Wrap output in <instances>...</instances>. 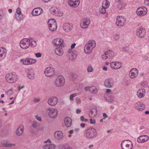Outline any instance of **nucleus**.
<instances>
[{"label":"nucleus","mask_w":149,"mask_h":149,"mask_svg":"<svg viewBox=\"0 0 149 149\" xmlns=\"http://www.w3.org/2000/svg\"><path fill=\"white\" fill-rule=\"evenodd\" d=\"M96 42L95 40H89L85 44L84 48V52L86 54H90L93 49L95 47Z\"/></svg>","instance_id":"obj_1"},{"label":"nucleus","mask_w":149,"mask_h":149,"mask_svg":"<svg viewBox=\"0 0 149 149\" xmlns=\"http://www.w3.org/2000/svg\"><path fill=\"white\" fill-rule=\"evenodd\" d=\"M97 136V132L95 129L93 127L89 128L86 131L84 136L87 139H92Z\"/></svg>","instance_id":"obj_2"},{"label":"nucleus","mask_w":149,"mask_h":149,"mask_svg":"<svg viewBox=\"0 0 149 149\" xmlns=\"http://www.w3.org/2000/svg\"><path fill=\"white\" fill-rule=\"evenodd\" d=\"M6 81L9 83H13L15 82L18 79L17 76L15 74H7L5 77Z\"/></svg>","instance_id":"obj_3"},{"label":"nucleus","mask_w":149,"mask_h":149,"mask_svg":"<svg viewBox=\"0 0 149 149\" xmlns=\"http://www.w3.org/2000/svg\"><path fill=\"white\" fill-rule=\"evenodd\" d=\"M120 146L122 149H132L133 147V144L131 141L125 140L122 142Z\"/></svg>","instance_id":"obj_4"},{"label":"nucleus","mask_w":149,"mask_h":149,"mask_svg":"<svg viewBox=\"0 0 149 149\" xmlns=\"http://www.w3.org/2000/svg\"><path fill=\"white\" fill-rule=\"evenodd\" d=\"M47 112H48L49 117L51 118H55L58 115V111L55 108L49 107L47 109Z\"/></svg>","instance_id":"obj_5"},{"label":"nucleus","mask_w":149,"mask_h":149,"mask_svg":"<svg viewBox=\"0 0 149 149\" xmlns=\"http://www.w3.org/2000/svg\"><path fill=\"white\" fill-rule=\"evenodd\" d=\"M116 25L119 27H121L126 24V19L122 16H118L117 17Z\"/></svg>","instance_id":"obj_6"},{"label":"nucleus","mask_w":149,"mask_h":149,"mask_svg":"<svg viewBox=\"0 0 149 149\" xmlns=\"http://www.w3.org/2000/svg\"><path fill=\"white\" fill-rule=\"evenodd\" d=\"M49 29L52 31H55L57 29V25L56 20L54 19H50L47 22Z\"/></svg>","instance_id":"obj_7"},{"label":"nucleus","mask_w":149,"mask_h":149,"mask_svg":"<svg viewBox=\"0 0 149 149\" xmlns=\"http://www.w3.org/2000/svg\"><path fill=\"white\" fill-rule=\"evenodd\" d=\"M44 73L46 77H52L55 75V72L53 68L48 67L45 69Z\"/></svg>","instance_id":"obj_8"},{"label":"nucleus","mask_w":149,"mask_h":149,"mask_svg":"<svg viewBox=\"0 0 149 149\" xmlns=\"http://www.w3.org/2000/svg\"><path fill=\"white\" fill-rule=\"evenodd\" d=\"M31 41L29 39L24 38L21 40L19 43L20 47L23 49H27L30 45Z\"/></svg>","instance_id":"obj_9"},{"label":"nucleus","mask_w":149,"mask_h":149,"mask_svg":"<svg viewBox=\"0 0 149 149\" xmlns=\"http://www.w3.org/2000/svg\"><path fill=\"white\" fill-rule=\"evenodd\" d=\"M146 30L143 27L138 28L137 29L136 35L139 38H144L146 35Z\"/></svg>","instance_id":"obj_10"},{"label":"nucleus","mask_w":149,"mask_h":149,"mask_svg":"<svg viewBox=\"0 0 149 149\" xmlns=\"http://www.w3.org/2000/svg\"><path fill=\"white\" fill-rule=\"evenodd\" d=\"M20 61L22 62L23 64L27 65L33 64L36 62L37 61L35 59L27 58L25 59H22L20 60Z\"/></svg>","instance_id":"obj_11"},{"label":"nucleus","mask_w":149,"mask_h":149,"mask_svg":"<svg viewBox=\"0 0 149 149\" xmlns=\"http://www.w3.org/2000/svg\"><path fill=\"white\" fill-rule=\"evenodd\" d=\"M147 12V8L143 6L139 7L136 11V14L140 16H143L146 15Z\"/></svg>","instance_id":"obj_12"},{"label":"nucleus","mask_w":149,"mask_h":149,"mask_svg":"<svg viewBox=\"0 0 149 149\" xmlns=\"http://www.w3.org/2000/svg\"><path fill=\"white\" fill-rule=\"evenodd\" d=\"M138 70L136 68L131 69L129 73V76L131 79H133L137 77L138 75Z\"/></svg>","instance_id":"obj_13"},{"label":"nucleus","mask_w":149,"mask_h":149,"mask_svg":"<svg viewBox=\"0 0 149 149\" xmlns=\"http://www.w3.org/2000/svg\"><path fill=\"white\" fill-rule=\"evenodd\" d=\"M134 107L137 110L141 111L145 109V105L144 104L141 102H138L134 104Z\"/></svg>","instance_id":"obj_14"},{"label":"nucleus","mask_w":149,"mask_h":149,"mask_svg":"<svg viewBox=\"0 0 149 149\" xmlns=\"http://www.w3.org/2000/svg\"><path fill=\"white\" fill-rule=\"evenodd\" d=\"M90 23V20L88 18H84L81 21V26L83 28H87Z\"/></svg>","instance_id":"obj_15"},{"label":"nucleus","mask_w":149,"mask_h":149,"mask_svg":"<svg viewBox=\"0 0 149 149\" xmlns=\"http://www.w3.org/2000/svg\"><path fill=\"white\" fill-rule=\"evenodd\" d=\"M110 67L113 69H118L121 67V63L118 61L111 62L110 63Z\"/></svg>","instance_id":"obj_16"},{"label":"nucleus","mask_w":149,"mask_h":149,"mask_svg":"<svg viewBox=\"0 0 149 149\" xmlns=\"http://www.w3.org/2000/svg\"><path fill=\"white\" fill-rule=\"evenodd\" d=\"M58 99L57 97H50L48 100V104L51 106H55L58 103Z\"/></svg>","instance_id":"obj_17"},{"label":"nucleus","mask_w":149,"mask_h":149,"mask_svg":"<svg viewBox=\"0 0 149 149\" xmlns=\"http://www.w3.org/2000/svg\"><path fill=\"white\" fill-rule=\"evenodd\" d=\"M64 40L61 39L56 38L54 39L52 43L53 44L56 46L63 47Z\"/></svg>","instance_id":"obj_18"},{"label":"nucleus","mask_w":149,"mask_h":149,"mask_svg":"<svg viewBox=\"0 0 149 149\" xmlns=\"http://www.w3.org/2000/svg\"><path fill=\"white\" fill-rule=\"evenodd\" d=\"M54 136L56 139L61 140L63 138V133L61 131H56L54 133Z\"/></svg>","instance_id":"obj_19"},{"label":"nucleus","mask_w":149,"mask_h":149,"mask_svg":"<svg viewBox=\"0 0 149 149\" xmlns=\"http://www.w3.org/2000/svg\"><path fill=\"white\" fill-rule=\"evenodd\" d=\"M43 11L42 8H37L33 9L31 12V14L33 16H36L41 14Z\"/></svg>","instance_id":"obj_20"},{"label":"nucleus","mask_w":149,"mask_h":149,"mask_svg":"<svg viewBox=\"0 0 149 149\" xmlns=\"http://www.w3.org/2000/svg\"><path fill=\"white\" fill-rule=\"evenodd\" d=\"M73 25L71 24L68 23H64L63 25V28L65 31L69 32L73 29Z\"/></svg>","instance_id":"obj_21"},{"label":"nucleus","mask_w":149,"mask_h":149,"mask_svg":"<svg viewBox=\"0 0 149 149\" xmlns=\"http://www.w3.org/2000/svg\"><path fill=\"white\" fill-rule=\"evenodd\" d=\"M149 140V137L147 135H143L139 136L137 139V141L139 143H144Z\"/></svg>","instance_id":"obj_22"},{"label":"nucleus","mask_w":149,"mask_h":149,"mask_svg":"<svg viewBox=\"0 0 149 149\" xmlns=\"http://www.w3.org/2000/svg\"><path fill=\"white\" fill-rule=\"evenodd\" d=\"M32 128L37 130L43 131L44 129L43 127H41L40 125L37 123L36 121H34L32 122Z\"/></svg>","instance_id":"obj_23"},{"label":"nucleus","mask_w":149,"mask_h":149,"mask_svg":"<svg viewBox=\"0 0 149 149\" xmlns=\"http://www.w3.org/2000/svg\"><path fill=\"white\" fill-rule=\"evenodd\" d=\"M65 82L64 77L61 75H59L56 79L55 84H65Z\"/></svg>","instance_id":"obj_24"},{"label":"nucleus","mask_w":149,"mask_h":149,"mask_svg":"<svg viewBox=\"0 0 149 149\" xmlns=\"http://www.w3.org/2000/svg\"><path fill=\"white\" fill-rule=\"evenodd\" d=\"M69 5L73 7H76L79 3V0H69L68 1Z\"/></svg>","instance_id":"obj_25"},{"label":"nucleus","mask_w":149,"mask_h":149,"mask_svg":"<svg viewBox=\"0 0 149 149\" xmlns=\"http://www.w3.org/2000/svg\"><path fill=\"white\" fill-rule=\"evenodd\" d=\"M24 131V127L22 125H20L18 127L15 133L16 134L17 136H21L22 135Z\"/></svg>","instance_id":"obj_26"},{"label":"nucleus","mask_w":149,"mask_h":149,"mask_svg":"<svg viewBox=\"0 0 149 149\" xmlns=\"http://www.w3.org/2000/svg\"><path fill=\"white\" fill-rule=\"evenodd\" d=\"M146 94V91L144 89H141L139 90L137 93V95L138 97L142 98L145 96Z\"/></svg>","instance_id":"obj_27"},{"label":"nucleus","mask_w":149,"mask_h":149,"mask_svg":"<svg viewBox=\"0 0 149 149\" xmlns=\"http://www.w3.org/2000/svg\"><path fill=\"white\" fill-rule=\"evenodd\" d=\"M64 122L65 125L67 127H70L72 125V120L68 117L65 118Z\"/></svg>","instance_id":"obj_28"},{"label":"nucleus","mask_w":149,"mask_h":149,"mask_svg":"<svg viewBox=\"0 0 149 149\" xmlns=\"http://www.w3.org/2000/svg\"><path fill=\"white\" fill-rule=\"evenodd\" d=\"M1 143L3 146L6 147H10L15 145V144L10 143L6 141H1Z\"/></svg>","instance_id":"obj_29"},{"label":"nucleus","mask_w":149,"mask_h":149,"mask_svg":"<svg viewBox=\"0 0 149 149\" xmlns=\"http://www.w3.org/2000/svg\"><path fill=\"white\" fill-rule=\"evenodd\" d=\"M77 56V52H74L70 54H68L67 56V58L68 59L70 60L71 61L73 59H75L76 58Z\"/></svg>","instance_id":"obj_30"},{"label":"nucleus","mask_w":149,"mask_h":149,"mask_svg":"<svg viewBox=\"0 0 149 149\" xmlns=\"http://www.w3.org/2000/svg\"><path fill=\"white\" fill-rule=\"evenodd\" d=\"M27 77L30 79H33L35 77V74L34 72L29 69L27 70Z\"/></svg>","instance_id":"obj_31"},{"label":"nucleus","mask_w":149,"mask_h":149,"mask_svg":"<svg viewBox=\"0 0 149 149\" xmlns=\"http://www.w3.org/2000/svg\"><path fill=\"white\" fill-rule=\"evenodd\" d=\"M6 50L4 47H0V58H4L6 56Z\"/></svg>","instance_id":"obj_32"},{"label":"nucleus","mask_w":149,"mask_h":149,"mask_svg":"<svg viewBox=\"0 0 149 149\" xmlns=\"http://www.w3.org/2000/svg\"><path fill=\"white\" fill-rule=\"evenodd\" d=\"M55 54L58 56H61L63 53V51L62 48L58 47L54 50Z\"/></svg>","instance_id":"obj_33"},{"label":"nucleus","mask_w":149,"mask_h":149,"mask_svg":"<svg viewBox=\"0 0 149 149\" xmlns=\"http://www.w3.org/2000/svg\"><path fill=\"white\" fill-rule=\"evenodd\" d=\"M55 148V145L53 144H47L43 146V149H54Z\"/></svg>","instance_id":"obj_34"},{"label":"nucleus","mask_w":149,"mask_h":149,"mask_svg":"<svg viewBox=\"0 0 149 149\" xmlns=\"http://www.w3.org/2000/svg\"><path fill=\"white\" fill-rule=\"evenodd\" d=\"M105 53L107 55V56L108 58H112L114 55V52L112 50H111L106 51L105 52Z\"/></svg>","instance_id":"obj_35"},{"label":"nucleus","mask_w":149,"mask_h":149,"mask_svg":"<svg viewBox=\"0 0 149 149\" xmlns=\"http://www.w3.org/2000/svg\"><path fill=\"white\" fill-rule=\"evenodd\" d=\"M115 4L119 9H123L125 8V4L123 2Z\"/></svg>","instance_id":"obj_36"},{"label":"nucleus","mask_w":149,"mask_h":149,"mask_svg":"<svg viewBox=\"0 0 149 149\" xmlns=\"http://www.w3.org/2000/svg\"><path fill=\"white\" fill-rule=\"evenodd\" d=\"M49 11L51 14L53 15L56 16L57 12H58V8H56L52 7L50 8Z\"/></svg>","instance_id":"obj_37"},{"label":"nucleus","mask_w":149,"mask_h":149,"mask_svg":"<svg viewBox=\"0 0 149 149\" xmlns=\"http://www.w3.org/2000/svg\"><path fill=\"white\" fill-rule=\"evenodd\" d=\"M97 113V110L95 109H94L90 111L89 115L91 117H94L96 116Z\"/></svg>","instance_id":"obj_38"},{"label":"nucleus","mask_w":149,"mask_h":149,"mask_svg":"<svg viewBox=\"0 0 149 149\" xmlns=\"http://www.w3.org/2000/svg\"><path fill=\"white\" fill-rule=\"evenodd\" d=\"M110 6V3L108 1L105 0L103 1L102 3V7L105 8H109Z\"/></svg>","instance_id":"obj_39"},{"label":"nucleus","mask_w":149,"mask_h":149,"mask_svg":"<svg viewBox=\"0 0 149 149\" xmlns=\"http://www.w3.org/2000/svg\"><path fill=\"white\" fill-rule=\"evenodd\" d=\"M113 83V79L111 78H110L105 80L104 84H112Z\"/></svg>","instance_id":"obj_40"},{"label":"nucleus","mask_w":149,"mask_h":149,"mask_svg":"<svg viewBox=\"0 0 149 149\" xmlns=\"http://www.w3.org/2000/svg\"><path fill=\"white\" fill-rule=\"evenodd\" d=\"M15 17L16 19L18 21L22 20L23 18V15L21 14H15Z\"/></svg>","instance_id":"obj_41"},{"label":"nucleus","mask_w":149,"mask_h":149,"mask_svg":"<svg viewBox=\"0 0 149 149\" xmlns=\"http://www.w3.org/2000/svg\"><path fill=\"white\" fill-rule=\"evenodd\" d=\"M30 42V45L32 47H35L37 45L36 42L35 41L33 40L31 38L29 39Z\"/></svg>","instance_id":"obj_42"},{"label":"nucleus","mask_w":149,"mask_h":149,"mask_svg":"<svg viewBox=\"0 0 149 149\" xmlns=\"http://www.w3.org/2000/svg\"><path fill=\"white\" fill-rule=\"evenodd\" d=\"M90 91L92 93H96L97 91V89L94 86L91 87Z\"/></svg>","instance_id":"obj_43"},{"label":"nucleus","mask_w":149,"mask_h":149,"mask_svg":"<svg viewBox=\"0 0 149 149\" xmlns=\"http://www.w3.org/2000/svg\"><path fill=\"white\" fill-rule=\"evenodd\" d=\"M77 75L75 73H71L70 75V78L73 80H74L77 78Z\"/></svg>","instance_id":"obj_44"},{"label":"nucleus","mask_w":149,"mask_h":149,"mask_svg":"<svg viewBox=\"0 0 149 149\" xmlns=\"http://www.w3.org/2000/svg\"><path fill=\"white\" fill-rule=\"evenodd\" d=\"M56 16H58L59 17L62 16L63 15V13L62 11H60L58 9V12H57Z\"/></svg>","instance_id":"obj_45"},{"label":"nucleus","mask_w":149,"mask_h":149,"mask_svg":"<svg viewBox=\"0 0 149 149\" xmlns=\"http://www.w3.org/2000/svg\"><path fill=\"white\" fill-rule=\"evenodd\" d=\"M113 38L114 40H118L119 39V36L118 34H115L113 36Z\"/></svg>","instance_id":"obj_46"},{"label":"nucleus","mask_w":149,"mask_h":149,"mask_svg":"<svg viewBox=\"0 0 149 149\" xmlns=\"http://www.w3.org/2000/svg\"><path fill=\"white\" fill-rule=\"evenodd\" d=\"M106 8H105L102 7V8L100 9V12L102 14H104L106 13Z\"/></svg>","instance_id":"obj_47"},{"label":"nucleus","mask_w":149,"mask_h":149,"mask_svg":"<svg viewBox=\"0 0 149 149\" xmlns=\"http://www.w3.org/2000/svg\"><path fill=\"white\" fill-rule=\"evenodd\" d=\"M77 95L76 93H74L71 95H70V100L71 101H73L74 100L73 97L76 96Z\"/></svg>","instance_id":"obj_48"},{"label":"nucleus","mask_w":149,"mask_h":149,"mask_svg":"<svg viewBox=\"0 0 149 149\" xmlns=\"http://www.w3.org/2000/svg\"><path fill=\"white\" fill-rule=\"evenodd\" d=\"M22 14L20 8L19 7L16 10L15 14Z\"/></svg>","instance_id":"obj_49"},{"label":"nucleus","mask_w":149,"mask_h":149,"mask_svg":"<svg viewBox=\"0 0 149 149\" xmlns=\"http://www.w3.org/2000/svg\"><path fill=\"white\" fill-rule=\"evenodd\" d=\"M80 120L81 122H87L88 120L87 119H85L83 116H81L80 117Z\"/></svg>","instance_id":"obj_50"},{"label":"nucleus","mask_w":149,"mask_h":149,"mask_svg":"<svg viewBox=\"0 0 149 149\" xmlns=\"http://www.w3.org/2000/svg\"><path fill=\"white\" fill-rule=\"evenodd\" d=\"M87 70L88 72H91L93 71V68L91 66H89L87 67Z\"/></svg>","instance_id":"obj_51"},{"label":"nucleus","mask_w":149,"mask_h":149,"mask_svg":"<svg viewBox=\"0 0 149 149\" xmlns=\"http://www.w3.org/2000/svg\"><path fill=\"white\" fill-rule=\"evenodd\" d=\"M62 149H72V148L70 146H64L63 147Z\"/></svg>","instance_id":"obj_52"},{"label":"nucleus","mask_w":149,"mask_h":149,"mask_svg":"<svg viewBox=\"0 0 149 149\" xmlns=\"http://www.w3.org/2000/svg\"><path fill=\"white\" fill-rule=\"evenodd\" d=\"M36 119L38 121H42L41 117L38 115H36L35 116Z\"/></svg>","instance_id":"obj_53"},{"label":"nucleus","mask_w":149,"mask_h":149,"mask_svg":"<svg viewBox=\"0 0 149 149\" xmlns=\"http://www.w3.org/2000/svg\"><path fill=\"white\" fill-rule=\"evenodd\" d=\"M102 59L104 60H105L107 59V58H108L107 57V55H106V54H105V52L104 53V54H102Z\"/></svg>","instance_id":"obj_54"},{"label":"nucleus","mask_w":149,"mask_h":149,"mask_svg":"<svg viewBox=\"0 0 149 149\" xmlns=\"http://www.w3.org/2000/svg\"><path fill=\"white\" fill-rule=\"evenodd\" d=\"M35 55L36 56L37 58L40 57L42 56L40 52L35 53Z\"/></svg>","instance_id":"obj_55"},{"label":"nucleus","mask_w":149,"mask_h":149,"mask_svg":"<svg viewBox=\"0 0 149 149\" xmlns=\"http://www.w3.org/2000/svg\"><path fill=\"white\" fill-rule=\"evenodd\" d=\"M76 102L77 104H79L81 102V100L80 99L77 97L75 98Z\"/></svg>","instance_id":"obj_56"},{"label":"nucleus","mask_w":149,"mask_h":149,"mask_svg":"<svg viewBox=\"0 0 149 149\" xmlns=\"http://www.w3.org/2000/svg\"><path fill=\"white\" fill-rule=\"evenodd\" d=\"M90 123L91 124H95V121L94 119H90Z\"/></svg>","instance_id":"obj_57"},{"label":"nucleus","mask_w":149,"mask_h":149,"mask_svg":"<svg viewBox=\"0 0 149 149\" xmlns=\"http://www.w3.org/2000/svg\"><path fill=\"white\" fill-rule=\"evenodd\" d=\"M144 3L146 5L149 6V0H145Z\"/></svg>","instance_id":"obj_58"},{"label":"nucleus","mask_w":149,"mask_h":149,"mask_svg":"<svg viewBox=\"0 0 149 149\" xmlns=\"http://www.w3.org/2000/svg\"><path fill=\"white\" fill-rule=\"evenodd\" d=\"M24 85H22V86H19L18 87V90L19 91L21 89L24 88Z\"/></svg>","instance_id":"obj_59"},{"label":"nucleus","mask_w":149,"mask_h":149,"mask_svg":"<svg viewBox=\"0 0 149 149\" xmlns=\"http://www.w3.org/2000/svg\"><path fill=\"white\" fill-rule=\"evenodd\" d=\"M105 86L108 88H111L112 87V84H104Z\"/></svg>","instance_id":"obj_60"},{"label":"nucleus","mask_w":149,"mask_h":149,"mask_svg":"<svg viewBox=\"0 0 149 149\" xmlns=\"http://www.w3.org/2000/svg\"><path fill=\"white\" fill-rule=\"evenodd\" d=\"M111 89H107L106 90V93L107 94L110 93H111Z\"/></svg>","instance_id":"obj_61"},{"label":"nucleus","mask_w":149,"mask_h":149,"mask_svg":"<svg viewBox=\"0 0 149 149\" xmlns=\"http://www.w3.org/2000/svg\"><path fill=\"white\" fill-rule=\"evenodd\" d=\"M103 116L104 117V119H105L106 118H107L108 117L107 115L105 113H103Z\"/></svg>","instance_id":"obj_62"},{"label":"nucleus","mask_w":149,"mask_h":149,"mask_svg":"<svg viewBox=\"0 0 149 149\" xmlns=\"http://www.w3.org/2000/svg\"><path fill=\"white\" fill-rule=\"evenodd\" d=\"M13 93V91L12 90H9L7 92V93L9 95H10Z\"/></svg>","instance_id":"obj_63"},{"label":"nucleus","mask_w":149,"mask_h":149,"mask_svg":"<svg viewBox=\"0 0 149 149\" xmlns=\"http://www.w3.org/2000/svg\"><path fill=\"white\" fill-rule=\"evenodd\" d=\"M116 1L115 3H115H119L121 2H123L122 1V0H115Z\"/></svg>","instance_id":"obj_64"}]
</instances>
